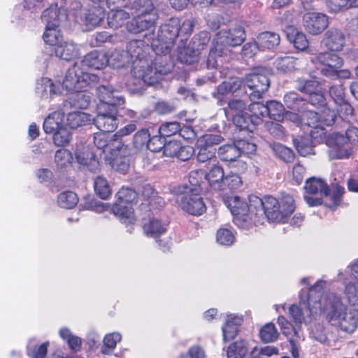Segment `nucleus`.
<instances>
[{"mask_svg":"<svg viewBox=\"0 0 358 358\" xmlns=\"http://www.w3.org/2000/svg\"><path fill=\"white\" fill-rule=\"evenodd\" d=\"M306 136L309 137L310 141L314 145L320 143L324 141L327 142L328 138V137L326 136L325 130L322 127V124L310 127V130L308 131V135H306Z\"/></svg>","mask_w":358,"mask_h":358,"instance_id":"nucleus-58","label":"nucleus"},{"mask_svg":"<svg viewBox=\"0 0 358 358\" xmlns=\"http://www.w3.org/2000/svg\"><path fill=\"white\" fill-rule=\"evenodd\" d=\"M358 141V129L350 127L345 134L334 133L328 136L327 145L329 147V157L331 159L349 158L352 152V145Z\"/></svg>","mask_w":358,"mask_h":358,"instance_id":"nucleus-7","label":"nucleus"},{"mask_svg":"<svg viewBox=\"0 0 358 358\" xmlns=\"http://www.w3.org/2000/svg\"><path fill=\"white\" fill-rule=\"evenodd\" d=\"M108 64L113 68H120L131 62L128 57V54L123 50H115L111 53L110 57H108Z\"/></svg>","mask_w":358,"mask_h":358,"instance_id":"nucleus-50","label":"nucleus"},{"mask_svg":"<svg viewBox=\"0 0 358 358\" xmlns=\"http://www.w3.org/2000/svg\"><path fill=\"white\" fill-rule=\"evenodd\" d=\"M55 52L57 57L69 61L78 55V50L73 42H64V43H59L55 47Z\"/></svg>","mask_w":358,"mask_h":358,"instance_id":"nucleus-34","label":"nucleus"},{"mask_svg":"<svg viewBox=\"0 0 358 358\" xmlns=\"http://www.w3.org/2000/svg\"><path fill=\"white\" fill-rule=\"evenodd\" d=\"M99 80V76L90 73L82 66V63L76 62L70 67L62 83L63 87L69 92L84 91L91 84Z\"/></svg>","mask_w":358,"mask_h":358,"instance_id":"nucleus-8","label":"nucleus"},{"mask_svg":"<svg viewBox=\"0 0 358 358\" xmlns=\"http://www.w3.org/2000/svg\"><path fill=\"white\" fill-rule=\"evenodd\" d=\"M150 134L148 130L142 129L138 131L134 137V144L138 149L146 148L148 149V143H150Z\"/></svg>","mask_w":358,"mask_h":358,"instance_id":"nucleus-64","label":"nucleus"},{"mask_svg":"<svg viewBox=\"0 0 358 358\" xmlns=\"http://www.w3.org/2000/svg\"><path fill=\"white\" fill-rule=\"evenodd\" d=\"M320 115V121L322 125H332L337 117V113L334 110L330 109L325 105L321 108Z\"/></svg>","mask_w":358,"mask_h":358,"instance_id":"nucleus-60","label":"nucleus"},{"mask_svg":"<svg viewBox=\"0 0 358 358\" xmlns=\"http://www.w3.org/2000/svg\"><path fill=\"white\" fill-rule=\"evenodd\" d=\"M94 191L102 199H106L111 194V189L107 180L102 176H97L94 179Z\"/></svg>","mask_w":358,"mask_h":358,"instance_id":"nucleus-49","label":"nucleus"},{"mask_svg":"<svg viewBox=\"0 0 358 358\" xmlns=\"http://www.w3.org/2000/svg\"><path fill=\"white\" fill-rule=\"evenodd\" d=\"M111 210L122 224L129 225L136 222V218L131 205L114 203Z\"/></svg>","mask_w":358,"mask_h":358,"instance_id":"nucleus-29","label":"nucleus"},{"mask_svg":"<svg viewBox=\"0 0 358 358\" xmlns=\"http://www.w3.org/2000/svg\"><path fill=\"white\" fill-rule=\"evenodd\" d=\"M78 202V198L76 193L71 191H65L60 193L57 198L59 206L64 208H72Z\"/></svg>","mask_w":358,"mask_h":358,"instance_id":"nucleus-48","label":"nucleus"},{"mask_svg":"<svg viewBox=\"0 0 358 358\" xmlns=\"http://www.w3.org/2000/svg\"><path fill=\"white\" fill-rule=\"evenodd\" d=\"M284 102L287 108L296 110L299 112H302L305 109V106L307 105L306 100L294 92H289L284 96Z\"/></svg>","mask_w":358,"mask_h":358,"instance_id":"nucleus-44","label":"nucleus"},{"mask_svg":"<svg viewBox=\"0 0 358 358\" xmlns=\"http://www.w3.org/2000/svg\"><path fill=\"white\" fill-rule=\"evenodd\" d=\"M243 318L242 315L230 314L227 315L222 330L223 340L227 341L234 339L238 332L239 327L242 324Z\"/></svg>","mask_w":358,"mask_h":358,"instance_id":"nucleus-26","label":"nucleus"},{"mask_svg":"<svg viewBox=\"0 0 358 358\" xmlns=\"http://www.w3.org/2000/svg\"><path fill=\"white\" fill-rule=\"evenodd\" d=\"M266 116L277 121L283 120L285 112L284 106L277 101H270L266 102Z\"/></svg>","mask_w":358,"mask_h":358,"instance_id":"nucleus-46","label":"nucleus"},{"mask_svg":"<svg viewBox=\"0 0 358 358\" xmlns=\"http://www.w3.org/2000/svg\"><path fill=\"white\" fill-rule=\"evenodd\" d=\"M71 152L66 149H59L55 155V162L58 167H66L73 162Z\"/></svg>","mask_w":358,"mask_h":358,"instance_id":"nucleus-57","label":"nucleus"},{"mask_svg":"<svg viewBox=\"0 0 358 358\" xmlns=\"http://www.w3.org/2000/svg\"><path fill=\"white\" fill-rule=\"evenodd\" d=\"M59 336L64 340L69 348L73 352H78L81 349L82 339L71 332L67 327H62L59 331Z\"/></svg>","mask_w":358,"mask_h":358,"instance_id":"nucleus-41","label":"nucleus"},{"mask_svg":"<svg viewBox=\"0 0 358 358\" xmlns=\"http://www.w3.org/2000/svg\"><path fill=\"white\" fill-rule=\"evenodd\" d=\"M179 27L178 18H171L160 27L157 38H151V46L157 55H166L170 52L173 41L180 33Z\"/></svg>","mask_w":358,"mask_h":358,"instance_id":"nucleus-9","label":"nucleus"},{"mask_svg":"<svg viewBox=\"0 0 358 358\" xmlns=\"http://www.w3.org/2000/svg\"><path fill=\"white\" fill-rule=\"evenodd\" d=\"M245 29L239 24L227 29L220 30L213 39V47L209 52L208 64L215 67L217 66L216 57H222L226 54L227 47L241 45L245 40Z\"/></svg>","mask_w":358,"mask_h":358,"instance_id":"nucleus-6","label":"nucleus"},{"mask_svg":"<svg viewBox=\"0 0 358 358\" xmlns=\"http://www.w3.org/2000/svg\"><path fill=\"white\" fill-rule=\"evenodd\" d=\"M222 137L217 134H208L198 140L199 148L197 159L200 162H206L212 160L215 161V145L220 143Z\"/></svg>","mask_w":358,"mask_h":358,"instance_id":"nucleus-17","label":"nucleus"},{"mask_svg":"<svg viewBox=\"0 0 358 358\" xmlns=\"http://www.w3.org/2000/svg\"><path fill=\"white\" fill-rule=\"evenodd\" d=\"M108 55L103 51H92L86 55L84 59L79 63H82V66L85 69L86 67L101 69L105 67L108 63Z\"/></svg>","mask_w":358,"mask_h":358,"instance_id":"nucleus-25","label":"nucleus"},{"mask_svg":"<svg viewBox=\"0 0 358 358\" xmlns=\"http://www.w3.org/2000/svg\"><path fill=\"white\" fill-rule=\"evenodd\" d=\"M323 43L331 51L342 50L345 44V35L340 29L331 28L325 33Z\"/></svg>","mask_w":358,"mask_h":358,"instance_id":"nucleus-23","label":"nucleus"},{"mask_svg":"<svg viewBox=\"0 0 358 358\" xmlns=\"http://www.w3.org/2000/svg\"><path fill=\"white\" fill-rule=\"evenodd\" d=\"M285 33L287 40L294 45L296 49L300 51H305L308 49L309 42L305 34L291 25L285 27Z\"/></svg>","mask_w":358,"mask_h":358,"instance_id":"nucleus-27","label":"nucleus"},{"mask_svg":"<svg viewBox=\"0 0 358 358\" xmlns=\"http://www.w3.org/2000/svg\"><path fill=\"white\" fill-rule=\"evenodd\" d=\"M249 204L238 196H232L228 201V208L234 215V222L239 228L250 229L254 224L268 220L285 223L295 209L294 200L289 194L283 195L280 200L271 196L263 199L255 196H249Z\"/></svg>","mask_w":358,"mask_h":358,"instance_id":"nucleus-1","label":"nucleus"},{"mask_svg":"<svg viewBox=\"0 0 358 358\" xmlns=\"http://www.w3.org/2000/svg\"><path fill=\"white\" fill-rule=\"evenodd\" d=\"M58 27L59 24L56 22H48L46 24L45 31L43 34V40L46 43L56 47L59 43L62 36Z\"/></svg>","mask_w":358,"mask_h":358,"instance_id":"nucleus-40","label":"nucleus"},{"mask_svg":"<svg viewBox=\"0 0 358 358\" xmlns=\"http://www.w3.org/2000/svg\"><path fill=\"white\" fill-rule=\"evenodd\" d=\"M277 322L280 327L282 334L287 337L294 335L299 338H301L300 331L294 328L292 324L284 316H279Z\"/></svg>","mask_w":358,"mask_h":358,"instance_id":"nucleus-59","label":"nucleus"},{"mask_svg":"<svg viewBox=\"0 0 358 358\" xmlns=\"http://www.w3.org/2000/svg\"><path fill=\"white\" fill-rule=\"evenodd\" d=\"M48 342H45L39 345H33L30 341L27 345V354L31 358H46Z\"/></svg>","mask_w":358,"mask_h":358,"instance_id":"nucleus-56","label":"nucleus"},{"mask_svg":"<svg viewBox=\"0 0 358 358\" xmlns=\"http://www.w3.org/2000/svg\"><path fill=\"white\" fill-rule=\"evenodd\" d=\"M100 104H106L108 106H121L124 103L123 96L110 85H101L97 89Z\"/></svg>","mask_w":358,"mask_h":358,"instance_id":"nucleus-21","label":"nucleus"},{"mask_svg":"<svg viewBox=\"0 0 358 358\" xmlns=\"http://www.w3.org/2000/svg\"><path fill=\"white\" fill-rule=\"evenodd\" d=\"M289 313L296 324H308L313 315L317 314V308L313 303L310 305L309 294L307 296L300 294L299 303L292 305L289 308Z\"/></svg>","mask_w":358,"mask_h":358,"instance_id":"nucleus-12","label":"nucleus"},{"mask_svg":"<svg viewBox=\"0 0 358 358\" xmlns=\"http://www.w3.org/2000/svg\"><path fill=\"white\" fill-rule=\"evenodd\" d=\"M92 121V116L81 111L69 113L66 117V126L76 129L83 125L90 124Z\"/></svg>","mask_w":358,"mask_h":358,"instance_id":"nucleus-33","label":"nucleus"},{"mask_svg":"<svg viewBox=\"0 0 358 358\" xmlns=\"http://www.w3.org/2000/svg\"><path fill=\"white\" fill-rule=\"evenodd\" d=\"M275 65L278 70L285 73L292 72L301 66L298 59L289 56L278 58Z\"/></svg>","mask_w":358,"mask_h":358,"instance_id":"nucleus-43","label":"nucleus"},{"mask_svg":"<svg viewBox=\"0 0 358 358\" xmlns=\"http://www.w3.org/2000/svg\"><path fill=\"white\" fill-rule=\"evenodd\" d=\"M312 62L321 66L317 67L322 75L324 76H331L336 73V69H340L343 64V60L337 55L324 52L316 54L312 58Z\"/></svg>","mask_w":358,"mask_h":358,"instance_id":"nucleus-15","label":"nucleus"},{"mask_svg":"<svg viewBox=\"0 0 358 358\" xmlns=\"http://www.w3.org/2000/svg\"><path fill=\"white\" fill-rule=\"evenodd\" d=\"M126 53L134 66L133 76L140 83L154 85L159 82L163 76L171 71V67L162 64L159 59L150 63L147 58L149 45L141 40L131 41L127 47Z\"/></svg>","mask_w":358,"mask_h":358,"instance_id":"nucleus-2","label":"nucleus"},{"mask_svg":"<svg viewBox=\"0 0 358 358\" xmlns=\"http://www.w3.org/2000/svg\"><path fill=\"white\" fill-rule=\"evenodd\" d=\"M105 17L103 8L94 6L90 8L85 16L86 23L93 27L100 24Z\"/></svg>","mask_w":358,"mask_h":358,"instance_id":"nucleus-47","label":"nucleus"},{"mask_svg":"<svg viewBox=\"0 0 358 358\" xmlns=\"http://www.w3.org/2000/svg\"><path fill=\"white\" fill-rule=\"evenodd\" d=\"M108 133L101 131L94 134V143L98 149H103L110 145V157L109 163L112 168L120 171H126L129 166L130 152L127 145H124L122 139L115 138L109 143Z\"/></svg>","mask_w":358,"mask_h":358,"instance_id":"nucleus-5","label":"nucleus"},{"mask_svg":"<svg viewBox=\"0 0 358 358\" xmlns=\"http://www.w3.org/2000/svg\"><path fill=\"white\" fill-rule=\"evenodd\" d=\"M242 180L238 173L231 171L224 176L223 189L228 187L229 189H238L242 185Z\"/></svg>","mask_w":358,"mask_h":358,"instance_id":"nucleus-63","label":"nucleus"},{"mask_svg":"<svg viewBox=\"0 0 358 358\" xmlns=\"http://www.w3.org/2000/svg\"><path fill=\"white\" fill-rule=\"evenodd\" d=\"M259 336L263 342L272 343L277 340L278 332L273 323H268L261 329Z\"/></svg>","mask_w":358,"mask_h":358,"instance_id":"nucleus-54","label":"nucleus"},{"mask_svg":"<svg viewBox=\"0 0 358 358\" xmlns=\"http://www.w3.org/2000/svg\"><path fill=\"white\" fill-rule=\"evenodd\" d=\"M129 18V14L124 10L111 8L108 14V24L112 29H117L121 27Z\"/></svg>","mask_w":358,"mask_h":358,"instance_id":"nucleus-37","label":"nucleus"},{"mask_svg":"<svg viewBox=\"0 0 358 358\" xmlns=\"http://www.w3.org/2000/svg\"><path fill=\"white\" fill-rule=\"evenodd\" d=\"M200 52L195 50L190 44L188 45L179 55L182 63L192 64L199 61Z\"/></svg>","mask_w":358,"mask_h":358,"instance_id":"nucleus-52","label":"nucleus"},{"mask_svg":"<svg viewBox=\"0 0 358 358\" xmlns=\"http://www.w3.org/2000/svg\"><path fill=\"white\" fill-rule=\"evenodd\" d=\"M223 168L218 164H213L208 173L205 174V178L214 189H223V180L224 178Z\"/></svg>","mask_w":358,"mask_h":358,"instance_id":"nucleus-32","label":"nucleus"},{"mask_svg":"<svg viewBox=\"0 0 358 358\" xmlns=\"http://www.w3.org/2000/svg\"><path fill=\"white\" fill-rule=\"evenodd\" d=\"M199 192L200 189L195 187L178 196L177 201L183 210L193 215H200L206 211V206Z\"/></svg>","mask_w":358,"mask_h":358,"instance_id":"nucleus-14","label":"nucleus"},{"mask_svg":"<svg viewBox=\"0 0 358 358\" xmlns=\"http://www.w3.org/2000/svg\"><path fill=\"white\" fill-rule=\"evenodd\" d=\"M241 85L242 82L238 78H232L219 85L213 95L217 99L218 104L222 106L224 102H225L224 97L227 94L236 92L238 90L241 89Z\"/></svg>","mask_w":358,"mask_h":358,"instance_id":"nucleus-24","label":"nucleus"},{"mask_svg":"<svg viewBox=\"0 0 358 358\" xmlns=\"http://www.w3.org/2000/svg\"><path fill=\"white\" fill-rule=\"evenodd\" d=\"M71 139V133L64 125L54 132L53 142L57 146H65Z\"/></svg>","mask_w":358,"mask_h":358,"instance_id":"nucleus-55","label":"nucleus"},{"mask_svg":"<svg viewBox=\"0 0 358 358\" xmlns=\"http://www.w3.org/2000/svg\"><path fill=\"white\" fill-rule=\"evenodd\" d=\"M133 14L136 15H149L157 14L152 0H135L131 7Z\"/></svg>","mask_w":358,"mask_h":358,"instance_id":"nucleus-38","label":"nucleus"},{"mask_svg":"<svg viewBox=\"0 0 358 358\" xmlns=\"http://www.w3.org/2000/svg\"><path fill=\"white\" fill-rule=\"evenodd\" d=\"M158 19V14L149 15H136V17L126 24L127 31L130 33L138 34L144 31H149L145 34L148 41L152 42V37L155 36L154 29Z\"/></svg>","mask_w":358,"mask_h":358,"instance_id":"nucleus-16","label":"nucleus"},{"mask_svg":"<svg viewBox=\"0 0 358 358\" xmlns=\"http://www.w3.org/2000/svg\"><path fill=\"white\" fill-rule=\"evenodd\" d=\"M345 284L344 294L352 309L346 307L345 310H343L330 324L343 332L351 334L358 327V287L347 280Z\"/></svg>","mask_w":358,"mask_h":358,"instance_id":"nucleus-4","label":"nucleus"},{"mask_svg":"<svg viewBox=\"0 0 358 358\" xmlns=\"http://www.w3.org/2000/svg\"><path fill=\"white\" fill-rule=\"evenodd\" d=\"M64 125V113L58 110L53 112L45 119L43 129L46 134H52Z\"/></svg>","mask_w":358,"mask_h":358,"instance_id":"nucleus-31","label":"nucleus"},{"mask_svg":"<svg viewBox=\"0 0 358 358\" xmlns=\"http://www.w3.org/2000/svg\"><path fill=\"white\" fill-rule=\"evenodd\" d=\"M217 153L221 160L229 162L241 157L236 142L234 144H227L220 147Z\"/></svg>","mask_w":358,"mask_h":358,"instance_id":"nucleus-42","label":"nucleus"},{"mask_svg":"<svg viewBox=\"0 0 358 358\" xmlns=\"http://www.w3.org/2000/svg\"><path fill=\"white\" fill-rule=\"evenodd\" d=\"M36 93L41 99L48 100L53 95L60 93L59 87L56 86L50 79L42 78L36 83Z\"/></svg>","mask_w":358,"mask_h":358,"instance_id":"nucleus-28","label":"nucleus"},{"mask_svg":"<svg viewBox=\"0 0 358 358\" xmlns=\"http://www.w3.org/2000/svg\"><path fill=\"white\" fill-rule=\"evenodd\" d=\"M304 189L307 193L315 194L320 192L321 195H330L332 203L331 207L337 206L341 201V196L345 192L344 187L338 185L333 186V189L330 192L327 185L321 180L315 178H310L306 180Z\"/></svg>","mask_w":358,"mask_h":358,"instance_id":"nucleus-13","label":"nucleus"},{"mask_svg":"<svg viewBox=\"0 0 358 358\" xmlns=\"http://www.w3.org/2000/svg\"><path fill=\"white\" fill-rule=\"evenodd\" d=\"M293 142L300 155L306 157L309 155H314L313 146L315 145L310 141L309 137L305 136L299 138H294Z\"/></svg>","mask_w":358,"mask_h":358,"instance_id":"nucleus-45","label":"nucleus"},{"mask_svg":"<svg viewBox=\"0 0 358 358\" xmlns=\"http://www.w3.org/2000/svg\"><path fill=\"white\" fill-rule=\"evenodd\" d=\"M303 25L309 34L317 35L328 27V17L322 13L307 12L303 16Z\"/></svg>","mask_w":358,"mask_h":358,"instance_id":"nucleus-20","label":"nucleus"},{"mask_svg":"<svg viewBox=\"0 0 358 358\" xmlns=\"http://www.w3.org/2000/svg\"><path fill=\"white\" fill-rule=\"evenodd\" d=\"M143 229L147 236L157 238L166 232L167 224L157 217H152L143 224Z\"/></svg>","mask_w":358,"mask_h":358,"instance_id":"nucleus-30","label":"nucleus"},{"mask_svg":"<svg viewBox=\"0 0 358 358\" xmlns=\"http://www.w3.org/2000/svg\"><path fill=\"white\" fill-rule=\"evenodd\" d=\"M245 84L254 91L250 94L251 101L259 99L263 93L266 92L270 85V81L267 76L264 73L254 71L248 75L245 80Z\"/></svg>","mask_w":358,"mask_h":358,"instance_id":"nucleus-19","label":"nucleus"},{"mask_svg":"<svg viewBox=\"0 0 358 358\" xmlns=\"http://www.w3.org/2000/svg\"><path fill=\"white\" fill-rule=\"evenodd\" d=\"M246 109V105L243 100L241 99H233L229 101L228 108L224 109L226 116L229 118H232V121L234 123V117L236 115L241 117H246L248 113L245 111Z\"/></svg>","mask_w":358,"mask_h":358,"instance_id":"nucleus-39","label":"nucleus"},{"mask_svg":"<svg viewBox=\"0 0 358 358\" xmlns=\"http://www.w3.org/2000/svg\"><path fill=\"white\" fill-rule=\"evenodd\" d=\"M252 103L249 105L248 110L250 115L246 117L236 115L234 117V124L241 129H246L252 131L255 126L260 124L263 122V118L266 116V106L260 102L252 101Z\"/></svg>","mask_w":358,"mask_h":358,"instance_id":"nucleus-10","label":"nucleus"},{"mask_svg":"<svg viewBox=\"0 0 358 358\" xmlns=\"http://www.w3.org/2000/svg\"><path fill=\"white\" fill-rule=\"evenodd\" d=\"M74 155L78 164L89 166L91 171L97 168L98 161L95 159L94 155L88 145L85 143L77 144Z\"/></svg>","mask_w":358,"mask_h":358,"instance_id":"nucleus-22","label":"nucleus"},{"mask_svg":"<svg viewBox=\"0 0 358 358\" xmlns=\"http://www.w3.org/2000/svg\"><path fill=\"white\" fill-rule=\"evenodd\" d=\"M217 241L219 244L226 246L232 245L235 241L234 233L228 229L222 228L217 232Z\"/></svg>","mask_w":358,"mask_h":358,"instance_id":"nucleus-62","label":"nucleus"},{"mask_svg":"<svg viewBox=\"0 0 358 358\" xmlns=\"http://www.w3.org/2000/svg\"><path fill=\"white\" fill-rule=\"evenodd\" d=\"M97 110L98 114L96 117H92V121L97 129L107 133L115 131L120 122L117 107L99 104Z\"/></svg>","mask_w":358,"mask_h":358,"instance_id":"nucleus-11","label":"nucleus"},{"mask_svg":"<svg viewBox=\"0 0 358 358\" xmlns=\"http://www.w3.org/2000/svg\"><path fill=\"white\" fill-rule=\"evenodd\" d=\"M296 88L308 95V102L317 108H322L327 105L326 99L320 90L318 83L314 80H299L297 81Z\"/></svg>","mask_w":358,"mask_h":358,"instance_id":"nucleus-18","label":"nucleus"},{"mask_svg":"<svg viewBox=\"0 0 358 358\" xmlns=\"http://www.w3.org/2000/svg\"><path fill=\"white\" fill-rule=\"evenodd\" d=\"M280 36L274 32L265 31L259 34L258 45L262 50L273 49L280 43Z\"/></svg>","mask_w":358,"mask_h":358,"instance_id":"nucleus-35","label":"nucleus"},{"mask_svg":"<svg viewBox=\"0 0 358 358\" xmlns=\"http://www.w3.org/2000/svg\"><path fill=\"white\" fill-rule=\"evenodd\" d=\"M122 339V336L120 333L113 332L106 335L103 338L104 346L101 348V352L104 355L108 354L109 350L114 349L118 342Z\"/></svg>","mask_w":358,"mask_h":358,"instance_id":"nucleus-61","label":"nucleus"},{"mask_svg":"<svg viewBox=\"0 0 358 358\" xmlns=\"http://www.w3.org/2000/svg\"><path fill=\"white\" fill-rule=\"evenodd\" d=\"M326 284L325 281L320 280L310 287L309 300L310 305L313 303L317 308V313H322L326 320L331 323L343 310H345L347 306L341 296L334 292L322 294Z\"/></svg>","mask_w":358,"mask_h":358,"instance_id":"nucleus-3","label":"nucleus"},{"mask_svg":"<svg viewBox=\"0 0 358 358\" xmlns=\"http://www.w3.org/2000/svg\"><path fill=\"white\" fill-rule=\"evenodd\" d=\"M115 203L131 205L137 198V193L132 189L122 187L115 195Z\"/></svg>","mask_w":358,"mask_h":358,"instance_id":"nucleus-53","label":"nucleus"},{"mask_svg":"<svg viewBox=\"0 0 358 358\" xmlns=\"http://www.w3.org/2000/svg\"><path fill=\"white\" fill-rule=\"evenodd\" d=\"M270 148L273 153L284 162H289L294 158L292 150L280 143H272L270 144Z\"/></svg>","mask_w":358,"mask_h":358,"instance_id":"nucleus-51","label":"nucleus"},{"mask_svg":"<svg viewBox=\"0 0 358 358\" xmlns=\"http://www.w3.org/2000/svg\"><path fill=\"white\" fill-rule=\"evenodd\" d=\"M249 348V341L245 339L238 340L231 343L227 348V358H243Z\"/></svg>","mask_w":358,"mask_h":358,"instance_id":"nucleus-36","label":"nucleus"}]
</instances>
